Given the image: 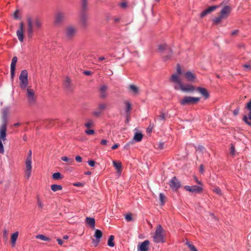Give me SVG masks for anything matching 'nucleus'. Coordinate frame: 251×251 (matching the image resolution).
Returning <instances> with one entry per match:
<instances>
[{
  "instance_id": "62",
  "label": "nucleus",
  "mask_w": 251,
  "mask_h": 251,
  "mask_svg": "<svg viewBox=\"0 0 251 251\" xmlns=\"http://www.w3.org/2000/svg\"><path fill=\"white\" fill-rule=\"evenodd\" d=\"M107 141L106 140H105V139L102 140L100 141V144H102V145H106L107 144Z\"/></svg>"
},
{
  "instance_id": "15",
  "label": "nucleus",
  "mask_w": 251,
  "mask_h": 251,
  "mask_svg": "<svg viewBox=\"0 0 251 251\" xmlns=\"http://www.w3.org/2000/svg\"><path fill=\"white\" fill-rule=\"evenodd\" d=\"M108 89L107 85L103 84L101 85L99 88V92L100 94V97L101 99H105L107 96V90Z\"/></svg>"
},
{
  "instance_id": "33",
  "label": "nucleus",
  "mask_w": 251,
  "mask_h": 251,
  "mask_svg": "<svg viewBox=\"0 0 251 251\" xmlns=\"http://www.w3.org/2000/svg\"><path fill=\"white\" fill-rule=\"evenodd\" d=\"M196 151L201 153V154H203L206 152V149L202 146L199 145L197 147H196Z\"/></svg>"
},
{
  "instance_id": "24",
  "label": "nucleus",
  "mask_w": 251,
  "mask_h": 251,
  "mask_svg": "<svg viewBox=\"0 0 251 251\" xmlns=\"http://www.w3.org/2000/svg\"><path fill=\"white\" fill-rule=\"evenodd\" d=\"M75 31H76V30L73 26H68L66 29V36L70 38V37H72L75 34Z\"/></svg>"
},
{
  "instance_id": "26",
  "label": "nucleus",
  "mask_w": 251,
  "mask_h": 251,
  "mask_svg": "<svg viewBox=\"0 0 251 251\" xmlns=\"http://www.w3.org/2000/svg\"><path fill=\"white\" fill-rule=\"evenodd\" d=\"M184 75L186 79L189 81H194L196 78L195 74L190 71L186 72Z\"/></svg>"
},
{
  "instance_id": "21",
  "label": "nucleus",
  "mask_w": 251,
  "mask_h": 251,
  "mask_svg": "<svg viewBox=\"0 0 251 251\" xmlns=\"http://www.w3.org/2000/svg\"><path fill=\"white\" fill-rule=\"evenodd\" d=\"M125 104L126 105L125 107V112L127 116L126 121L127 122H128L129 116L131 110V104L129 101H126L125 102Z\"/></svg>"
},
{
  "instance_id": "28",
  "label": "nucleus",
  "mask_w": 251,
  "mask_h": 251,
  "mask_svg": "<svg viewBox=\"0 0 251 251\" xmlns=\"http://www.w3.org/2000/svg\"><path fill=\"white\" fill-rule=\"evenodd\" d=\"M65 87L69 90H72L71 81L69 77H66L64 81Z\"/></svg>"
},
{
  "instance_id": "35",
  "label": "nucleus",
  "mask_w": 251,
  "mask_h": 251,
  "mask_svg": "<svg viewBox=\"0 0 251 251\" xmlns=\"http://www.w3.org/2000/svg\"><path fill=\"white\" fill-rule=\"evenodd\" d=\"M166 115L162 111L160 112V115L157 118V121L161 122L162 121H165L166 119Z\"/></svg>"
},
{
  "instance_id": "31",
  "label": "nucleus",
  "mask_w": 251,
  "mask_h": 251,
  "mask_svg": "<svg viewBox=\"0 0 251 251\" xmlns=\"http://www.w3.org/2000/svg\"><path fill=\"white\" fill-rule=\"evenodd\" d=\"M63 187L61 185L52 184L51 185V189L53 192L61 190Z\"/></svg>"
},
{
  "instance_id": "4",
  "label": "nucleus",
  "mask_w": 251,
  "mask_h": 251,
  "mask_svg": "<svg viewBox=\"0 0 251 251\" xmlns=\"http://www.w3.org/2000/svg\"><path fill=\"white\" fill-rule=\"evenodd\" d=\"M7 128V125L2 124L0 127V153H4V147L1 141H5L6 140V131Z\"/></svg>"
},
{
  "instance_id": "6",
  "label": "nucleus",
  "mask_w": 251,
  "mask_h": 251,
  "mask_svg": "<svg viewBox=\"0 0 251 251\" xmlns=\"http://www.w3.org/2000/svg\"><path fill=\"white\" fill-rule=\"evenodd\" d=\"M200 100V98L185 96L180 100V103L182 105L194 104L198 103Z\"/></svg>"
},
{
  "instance_id": "5",
  "label": "nucleus",
  "mask_w": 251,
  "mask_h": 251,
  "mask_svg": "<svg viewBox=\"0 0 251 251\" xmlns=\"http://www.w3.org/2000/svg\"><path fill=\"white\" fill-rule=\"evenodd\" d=\"M28 73L26 70H23L20 75L19 79L20 80V87L22 89H25L28 85Z\"/></svg>"
},
{
  "instance_id": "1",
  "label": "nucleus",
  "mask_w": 251,
  "mask_h": 251,
  "mask_svg": "<svg viewBox=\"0 0 251 251\" xmlns=\"http://www.w3.org/2000/svg\"><path fill=\"white\" fill-rule=\"evenodd\" d=\"M170 81L174 83V89L176 90H181L183 92H193L196 90V88L191 84H183L180 78L176 75H172Z\"/></svg>"
},
{
  "instance_id": "56",
  "label": "nucleus",
  "mask_w": 251,
  "mask_h": 251,
  "mask_svg": "<svg viewBox=\"0 0 251 251\" xmlns=\"http://www.w3.org/2000/svg\"><path fill=\"white\" fill-rule=\"evenodd\" d=\"M200 172L201 173L203 174L204 172V168L203 165H201L200 167Z\"/></svg>"
},
{
  "instance_id": "34",
  "label": "nucleus",
  "mask_w": 251,
  "mask_h": 251,
  "mask_svg": "<svg viewBox=\"0 0 251 251\" xmlns=\"http://www.w3.org/2000/svg\"><path fill=\"white\" fill-rule=\"evenodd\" d=\"M114 236L113 235H110L109 237L107 245L108 246L110 247H113L114 246Z\"/></svg>"
},
{
  "instance_id": "64",
  "label": "nucleus",
  "mask_w": 251,
  "mask_h": 251,
  "mask_svg": "<svg viewBox=\"0 0 251 251\" xmlns=\"http://www.w3.org/2000/svg\"><path fill=\"white\" fill-rule=\"evenodd\" d=\"M239 110L238 108H237V109H235V110H234V111H233L234 115H237L239 113Z\"/></svg>"
},
{
  "instance_id": "54",
  "label": "nucleus",
  "mask_w": 251,
  "mask_h": 251,
  "mask_svg": "<svg viewBox=\"0 0 251 251\" xmlns=\"http://www.w3.org/2000/svg\"><path fill=\"white\" fill-rule=\"evenodd\" d=\"M75 159L77 162H82V158L80 156H76L75 157Z\"/></svg>"
},
{
  "instance_id": "57",
  "label": "nucleus",
  "mask_w": 251,
  "mask_h": 251,
  "mask_svg": "<svg viewBox=\"0 0 251 251\" xmlns=\"http://www.w3.org/2000/svg\"><path fill=\"white\" fill-rule=\"evenodd\" d=\"M84 74L87 75H90L92 74V72L90 71H85L84 72Z\"/></svg>"
},
{
  "instance_id": "22",
  "label": "nucleus",
  "mask_w": 251,
  "mask_h": 251,
  "mask_svg": "<svg viewBox=\"0 0 251 251\" xmlns=\"http://www.w3.org/2000/svg\"><path fill=\"white\" fill-rule=\"evenodd\" d=\"M65 19V14L62 12H58L55 16V23L56 24H60Z\"/></svg>"
},
{
  "instance_id": "51",
  "label": "nucleus",
  "mask_w": 251,
  "mask_h": 251,
  "mask_svg": "<svg viewBox=\"0 0 251 251\" xmlns=\"http://www.w3.org/2000/svg\"><path fill=\"white\" fill-rule=\"evenodd\" d=\"M235 152V150L234 146L232 144L230 147V153L232 155H234Z\"/></svg>"
},
{
  "instance_id": "18",
  "label": "nucleus",
  "mask_w": 251,
  "mask_h": 251,
  "mask_svg": "<svg viewBox=\"0 0 251 251\" xmlns=\"http://www.w3.org/2000/svg\"><path fill=\"white\" fill-rule=\"evenodd\" d=\"M129 92L134 96H137L139 93V88L134 84H130L128 86Z\"/></svg>"
},
{
  "instance_id": "48",
  "label": "nucleus",
  "mask_w": 251,
  "mask_h": 251,
  "mask_svg": "<svg viewBox=\"0 0 251 251\" xmlns=\"http://www.w3.org/2000/svg\"><path fill=\"white\" fill-rule=\"evenodd\" d=\"M93 125V122L92 120H88V122L85 124V126L87 127H89Z\"/></svg>"
},
{
  "instance_id": "46",
  "label": "nucleus",
  "mask_w": 251,
  "mask_h": 251,
  "mask_svg": "<svg viewBox=\"0 0 251 251\" xmlns=\"http://www.w3.org/2000/svg\"><path fill=\"white\" fill-rule=\"evenodd\" d=\"M213 191V192H214L217 194H218L219 195H222L221 190L218 187H216L215 188H214Z\"/></svg>"
},
{
  "instance_id": "49",
  "label": "nucleus",
  "mask_w": 251,
  "mask_h": 251,
  "mask_svg": "<svg viewBox=\"0 0 251 251\" xmlns=\"http://www.w3.org/2000/svg\"><path fill=\"white\" fill-rule=\"evenodd\" d=\"M125 219L127 221L129 222L132 221V217L131 214H127L125 216Z\"/></svg>"
},
{
  "instance_id": "52",
  "label": "nucleus",
  "mask_w": 251,
  "mask_h": 251,
  "mask_svg": "<svg viewBox=\"0 0 251 251\" xmlns=\"http://www.w3.org/2000/svg\"><path fill=\"white\" fill-rule=\"evenodd\" d=\"M87 163L91 167H94L95 165V162L94 160H90L87 161Z\"/></svg>"
},
{
  "instance_id": "19",
  "label": "nucleus",
  "mask_w": 251,
  "mask_h": 251,
  "mask_svg": "<svg viewBox=\"0 0 251 251\" xmlns=\"http://www.w3.org/2000/svg\"><path fill=\"white\" fill-rule=\"evenodd\" d=\"M9 108L5 107L2 109V124L7 125Z\"/></svg>"
},
{
  "instance_id": "29",
  "label": "nucleus",
  "mask_w": 251,
  "mask_h": 251,
  "mask_svg": "<svg viewBox=\"0 0 251 251\" xmlns=\"http://www.w3.org/2000/svg\"><path fill=\"white\" fill-rule=\"evenodd\" d=\"M102 235V232L100 229H96L94 234V237L97 240V244L100 242V239L101 238Z\"/></svg>"
},
{
  "instance_id": "55",
  "label": "nucleus",
  "mask_w": 251,
  "mask_h": 251,
  "mask_svg": "<svg viewBox=\"0 0 251 251\" xmlns=\"http://www.w3.org/2000/svg\"><path fill=\"white\" fill-rule=\"evenodd\" d=\"M31 154H32V151H31V150H30L28 151V155H27V156L26 157V159L29 158L30 160H32Z\"/></svg>"
},
{
  "instance_id": "11",
  "label": "nucleus",
  "mask_w": 251,
  "mask_h": 251,
  "mask_svg": "<svg viewBox=\"0 0 251 251\" xmlns=\"http://www.w3.org/2000/svg\"><path fill=\"white\" fill-rule=\"evenodd\" d=\"M169 184L172 189L174 190H177L181 186L180 182L175 176L170 180Z\"/></svg>"
},
{
  "instance_id": "12",
  "label": "nucleus",
  "mask_w": 251,
  "mask_h": 251,
  "mask_svg": "<svg viewBox=\"0 0 251 251\" xmlns=\"http://www.w3.org/2000/svg\"><path fill=\"white\" fill-rule=\"evenodd\" d=\"M149 241L146 240L138 244L137 247V251H148L149 249Z\"/></svg>"
},
{
  "instance_id": "25",
  "label": "nucleus",
  "mask_w": 251,
  "mask_h": 251,
  "mask_svg": "<svg viewBox=\"0 0 251 251\" xmlns=\"http://www.w3.org/2000/svg\"><path fill=\"white\" fill-rule=\"evenodd\" d=\"M85 222L86 224L88 225L91 228H95V220L94 218L87 217L86 218Z\"/></svg>"
},
{
  "instance_id": "63",
  "label": "nucleus",
  "mask_w": 251,
  "mask_h": 251,
  "mask_svg": "<svg viewBox=\"0 0 251 251\" xmlns=\"http://www.w3.org/2000/svg\"><path fill=\"white\" fill-rule=\"evenodd\" d=\"M238 32H239V30L238 29L234 30L232 31L231 34L232 35H236V34H237L238 33Z\"/></svg>"
},
{
  "instance_id": "41",
  "label": "nucleus",
  "mask_w": 251,
  "mask_h": 251,
  "mask_svg": "<svg viewBox=\"0 0 251 251\" xmlns=\"http://www.w3.org/2000/svg\"><path fill=\"white\" fill-rule=\"evenodd\" d=\"M182 74L181 68L179 64L177 65L176 68V73L174 74L173 75H176L179 78V75Z\"/></svg>"
},
{
  "instance_id": "3",
  "label": "nucleus",
  "mask_w": 251,
  "mask_h": 251,
  "mask_svg": "<svg viewBox=\"0 0 251 251\" xmlns=\"http://www.w3.org/2000/svg\"><path fill=\"white\" fill-rule=\"evenodd\" d=\"M163 229L161 226H157L153 237L154 241L157 243L164 242V236L162 232Z\"/></svg>"
},
{
  "instance_id": "16",
  "label": "nucleus",
  "mask_w": 251,
  "mask_h": 251,
  "mask_svg": "<svg viewBox=\"0 0 251 251\" xmlns=\"http://www.w3.org/2000/svg\"><path fill=\"white\" fill-rule=\"evenodd\" d=\"M17 62V57L16 56H14L13 57L10 65V73H11V77L13 79L14 75H15V66Z\"/></svg>"
},
{
  "instance_id": "60",
  "label": "nucleus",
  "mask_w": 251,
  "mask_h": 251,
  "mask_svg": "<svg viewBox=\"0 0 251 251\" xmlns=\"http://www.w3.org/2000/svg\"><path fill=\"white\" fill-rule=\"evenodd\" d=\"M74 185L75 186L79 187V186H82V184L80 182H76V183H74Z\"/></svg>"
},
{
  "instance_id": "43",
  "label": "nucleus",
  "mask_w": 251,
  "mask_h": 251,
  "mask_svg": "<svg viewBox=\"0 0 251 251\" xmlns=\"http://www.w3.org/2000/svg\"><path fill=\"white\" fill-rule=\"evenodd\" d=\"M37 202L38 207L40 209H43L44 207V204L42 202L41 200H40V199L38 197L37 198Z\"/></svg>"
},
{
  "instance_id": "40",
  "label": "nucleus",
  "mask_w": 251,
  "mask_h": 251,
  "mask_svg": "<svg viewBox=\"0 0 251 251\" xmlns=\"http://www.w3.org/2000/svg\"><path fill=\"white\" fill-rule=\"evenodd\" d=\"M186 244L189 247L191 251H198L196 247L189 242H187Z\"/></svg>"
},
{
  "instance_id": "8",
  "label": "nucleus",
  "mask_w": 251,
  "mask_h": 251,
  "mask_svg": "<svg viewBox=\"0 0 251 251\" xmlns=\"http://www.w3.org/2000/svg\"><path fill=\"white\" fill-rule=\"evenodd\" d=\"M26 97L29 104L31 105L35 103L36 98L35 96V92L33 89L29 88L26 89Z\"/></svg>"
},
{
  "instance_id": "10",
  "label": "nucleus",
  "mask_w": 251,
  "mask_h": 251,
  "mask_svg": "<svg viewBox=\"0 0 251 251\" xmlns=\"http://www.w3.org/2000/svg\"><path fill=\"white\" fill-rule=\"evenodd\" d=\"M32 160H30L29 158L26 159L25 161V177L28 179L31 174L32 170Z\"/></svg>"
},
{
  "instance_id": "9",
  "label": "nucleus",
  "mask_w": 251,
  "mask_h": 251,
  "mask_svg": "<svg viewBox=\"0 0 251 251\" xmlns=\"http://www.w3.org/2000/svg\"><path fill=\"white\" fill-rule=\"evenodd\" d=\"M107 104L104 103H99L96 109L93 111V114L96 117L100 116L106 108Z\"/></svg>"
},
{
  "instance_id": "59",
  "label": "nucleus",
  "mask_w": 251,
  "mask_h": 251,
  "mask_svg": "<svg viewBox=\"0 0 251 251\" xmlns=\"http://www.w3.org/2000/svg\"><path fill=\"white\" fill-rule=\"evenodd\" d=\"M3 236L4 238H7V230L6 229H5L3 231Z\"/></svg>"
},
{
  "instance_id": "47",
  "label": "nucleus",
  "mask_w": 251,
  "mask_h": 251,
  "mask_svg": "<svg viewBox=\"0 0 251 251\" xmlns=\"http://www.w3.org/2000/svg\"><path fill=\"white\" fill-rule=\"evenodd\" d=\"M249 116L247 117V116L245 115L243 117V121L248 125L251 126V122L249 121Z\"/></svg>"
},
{
  "instance_id": "2",
  "label": "nucleus",
  "mask_w": 251,
  "mask_h": 251,
  "mask_svg": "<svg viewBox=\"0 0 251 251\" xmlns=\"http://www.w3.org/2000/svg\"><path fill=\"white\" fill-rule=\"evenodd\" d=\"M27 24L26 35L28 38L31 39L33 35L34 28H40L41 26L42 23L38 18H36L32 20L31 18L28 17L27 18Z\"/></svg>"
},
{
  "instance_id": "17",
  "label": "nucleus",
  "mask_w": 251,
  "mask_h": 251,
  "mask_svg": "<svg viewBox=\"0 0 251 251\" xmlns=\"http://www.w3.org/2000/svg\"><path fill=\"white\" fill-rule=\"evenodd\" d=\"M231 10V8L229 6H225L221 11L220 15L223 17L225 19H226L228 17V14L230 13Z\"/></svg>"
},
{
  "instance_id": "58",
  "label": "nucleus",
  "mask_w": 251,
  "mask_h": 251,
  "mask_svg": "<svg viewBox=\"0 0 251 251\" xmlns=\"http://www.w3.org/2000/svg\"><path fill=\"white\" fill-rule=\"evenodd\" d=\"M243 67H244L245 68H246V69H248V70H250V69H251V65H248V64H245V65H244Z\"/></svg>"
},
{
  "instance_id": "7",
  "label": "nucleus",
  "mask_w": 251,
  "mask_h": 251,
  "mask_svg": "<svg viewBox=\"0 0 251 251\" xmlns=\"http://www.w3.org/2000/svg\"><path fill=\"white\" fill-rule=\"evenodd\" d=\"M158 50L160 52H163V51H167L168 54L164 56V60L167 61L171 58L172 57L173 51L172 50L169 48L167 45L165 43L159 45L158 46Z\"/></svg>"
},
{
  "instance_id": "42",
  "label": "nucleus",
  "mask_w": 251,
  "mask_h": 251,
  "mask_svg": "<svg viewBox=\"0 0 251 251\" xmlns=\"http://www.w3.org/2000/svg\"><path fill=\"white\" fill-rule=\"evenodd\" d=\"M36 238H38V239H40L42 240H43V241H49V238L46 236H45V235H42V234H39L37 236H36Z\"/></svg>"
},
{
  "instance_id": "37",
  "label": "nucleus",
  "mask_w": 251,
  "mask_h": 251,
  "mask_svg": "<svg viewBox=\"0 0 251 251\" xmlns=\"http://www.w3.org/2000/svg\"><path fill=\"white\" fill-rule=\"evenodd\" d=\"M113 164L118 171L121 170L122 168V164L121 162H117L116 161H113Z\"/></svg>"
},
{
  "instance_id": "32",
  "label": "nucleus",
  "mask_w": 251,
  "mask_h": 251,
  "mask_svg": "<svg viewBox=\"0 0 251 251\" xmlns=\"http://www.w3.org/2000/svg\"><path fill=\"white\" fill-rule=\"evenodd\" d=\"M81 8L83 11H86L88 8L87 0H80Z\"/></svg>"
},
{
  "instance_id": "61",
  "label": "nucleus",
  "mask_w": 251,
  "mask_h": 251,
  "mask_svg": "<svg viewBox=\"0 0 251 251\" xmlns=\"http://www.w3.org/2000/svg\"><path fill=\"white\" fill-rule=\"evenodd\" d=\"M57 241L59 245H62L63 244V241L60 238L57 239Z\"/></svg>"
},
{
  "instance_id": "39",
  "label": "nucleus",
  "mask_w": 251,
  "mask_h": 251,
  "mask_svg": "<svg viewBox=\"0 0 251 251\" xmlns=\"http://www.w3.org/2000/svg\"><path fill=\"white\" fill-rule=\"evenodd\" d=\"M87 17L85 14H83L81 18V22L82 24L85 25L87 23Z\"/></svg>"
},
{
  "instance_id": "50",
  "label": "nucleus",
  "mask_w": 251,
  "mask_h": 251,
  "mask_svg": "<svg viewBox=\"0 0 251 251\" xmlns=\"http://www.w3.org/2000/svg\"><path fill=\"white\" fill-rule=\"evenodd\" d=\"M85 132L88 135H91L94 134L95 131L93 129H87L85 131Z\"/></svg>"
},
{
  "instance_id": "13",
  "label": "nucleus",
  "mask_w": 251,
  "mask_h": 251,
  "mask_svg": "<svg viewBox=\"0 0 251 251\" xmlns=\"http://www.w3.org/2000/svg\"><path fill=\"white\" fill-rule=\"evenodd\" d=\"M184 189L186 191L192 193H200L202 190V188L197 185H193L192 186L186 185L184 186Z\"/></svg>"
},
{
  "instance_id": "27",
  "label": "nucleus",
  "mask_w": 251,
  "mask_h": 251,
  "mask_svg": "<svg viewBox=\"0 0 251 251\" xmlns=\"http://www.w3.org/2000/svg\"><path fill=\"white\" fill-rule=\"evenodd\" d=\"M19 235V232L18 231H16L13 233L11 235V244L13 247H15L16 245V242L17 241V239L18 238Z\"/></svg>"
},
{
  "instance_id": "44",
  "label": "nucleus",
  "mask_w": 251,
  "mask_h": 251,
  "mask_svg": "<svg viewBox=\"0 0 251 251\" xmlns=\"http://www.w3.org/2000/svg\"><path fill=\"white\" fill-rule=\"evenodd\" d=\"M164 200H165V196L162 193L159 194V200L160 201V203L161 205H164Z\"/></svg>"
},
{
  "instance_id": "30",
  "label": "nucleus",
  "mask_w": 251,
  "mask_h": 251,
  "mask_svg": "<svg viewBox=\"0 0 251 251\" xmlns=\"http://www.w3.org/2000/svg\"><path fill=\"white\" fill-rule=\"evenodd\" d=\"M143 138V135L140 132H136L134 136V140L136 142H140Z\"/></svg>"
},
{
  "instance_id": "38",
  "label": "nucleus",
  "mask_w": 251,
  "mask_h": 251,
  "mask_svg": "<svg viewBox=\"0 0 251 251\" xmlns=\"http://www.w3.org/2000/svg\"><path fill=\"white\" fill-rule=\"evenodd\" d=\"M225 19L223 17H222L221 15H220L219 16L214 18L213 19V21L214 23L215 24H218L220 23V22L222 21V19Z\"/></svg>"
},
{
  "instance_id": "20",
  "label": "nucleus",
  "mask_w": 251,
  "mask_h": 251,
  "mask_svg": "<svg viewBox=\"0 0 251 251\" xmlns=\"http://www.w3.org/2000/svg\"><path fill=\"white\" fill-rule=\"evenodd\" d=\"M218 7V6H217V5H214V6H210V7H208L207 9L203 10L201 13L200 17L201 18L204 17V16H205L208 14H209V13L213 12V11H214Z\"/></svg>"
},
{
  "instance_id": "23",
  "label": "nucleus",
  "mask_w": 251,
  "mask_h": 251,
  "mask_svg": "<svg viewBox=\"0 0 251 251\" xmlns=\"http://www.w3.org/2000/svg\"><path fill=\"white\" fill-rule=\"evenodd\" d=\"M205 99H207L209 97V93L207 90L202 87H199L196 89Z\"/></svg>"
},
{
  "instance_id": "53",
  "label": "nucleus",
  "mask_w": 251,
  "mask_h": 251,
  "mask_svg": "<svg viewBox=\"0 0 251 251\" xmlns=\"http://www.w3.org/2000/svg\"><path fill=\"white\" fill-rule=\"evenodd\" d=\"M246 108L250 111H251V100L247 104Z\"/></svg>"
},
{
  "instance_id": "36",
  "label": "nucleus",
  "mask_w": 251,
  "mask_h": 251,
  "mask_svg": "<svg viewBox=\"0 0 251 251\" xmlns=\"http://www.w3.org/2000/svg\"><path fill=\"white\" fill-rule=\"evenodd\" d=\"M61 174L59 172L54 173L52 175V178L55 180H58L62 178Z\"/></svg>"
},
{
  "instance_id": "45",
  "label": "nucleus",
  "mask_w": 251,
  "mask_h": 251,
  "mask_svg": "<svg viewBox=\"0 0 251 251\" xmlns=\"http://www.w3.org/2000/svg\"><path fill=\"white\" fill-rule=\"evenodd\" d=\"M61 160L62 161H65V162H69V163L70 164H71L73 162V159H70L66 156H63L61 157Z\"/></svg>"
},
{
  "instance_id": "14",
  "label": "nucleus",
  "mask_w": 251,
  "mask_h": 251,
  "mask_svg": "<svg viewBox=\"0 0 251 251\" xmlns=\"http://www.w3.org/2000/svg\"><path fill=\"white\" fill-rule=\"evenodd\" d=\"M17 36L18 39L21 42H23L24 41V24L21 23L20 24L19 28L16 32Z\"/></svg>"
}]
</instances>
